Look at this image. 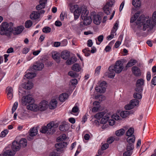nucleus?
Here are the masks:
<instances>
[{
	"label": "nucleus",
	"instance_id": "1",
	"mask_svg": "<svg viewBox=\"0 0 156 156\" xmlns=\"http://www.w3.org/2000/svg\"><path fill=\"white\" fill-rule=\"evenodd\" d=\"M13 27V24L12 23L3 22L0 25V34L10 37L12 33L14 35L20 34L24 28L22 26L14 28Z\"/></svg>",
	"mask_w": 156,
	"mask_h": 156
},
{
	"label": "nucleus",
	"instance_id": "2",
	"mask_svg": "<svg viewBox=\"0 0 156 156\" xmlns=\"http://www.w3.org/2000/svg\"><path fill=\"white\" fill-rule=\"evenodd\" d=\"M153 22L150 20H146L144 16H140L136 22L137 27L143 31L146 30L147 28L150 27L153 28V26H156V12H154L152 16Z\"/></svg>",
	"mask_w": 156,
	"mask_h": 156
},
{
	"label": "nucleus",
	"instance_id": "3",
	"mask_svg": "<svg viewBox=\"0 0 156 156\" xmlns=\"http://www.w3.org/2000/svg\"><path fill=\"white\" fill-rule=\"evenodd\" d=\"M123 69V64L121 61L118 60L116 62L114 66L112 65L109 66L108 70L109 72L114 71L117 73H119L122 71Z\"/></svg>",
	"mask_w": 156,
	"mask_h": 156
},
{
	"label": "nucleus",
	"instance_id": "4",
	"mask_svg": "<svg viewBox=\"0 0 156 156\" xmlns=\"http://www.w3.org/2000/svg\"><path fill=\"white\" fill-rule=\"evenodd\" d=\"M86 8L85 7H79L77 5H75L70 6V10L71 12H73L75 19H77L79 18L80 13L81 14L83 12V9Z\"/></svg>",
	"mask_w": 156,
	"mask_h": 156
},
{
	"label": "nucleus",
	"instance_id": "5",
	"mask_svg": "<svg viewBox=\"0 0 156 156\" xmlns=\"http://www.w3.org/2000/svg\"><path fill=\"white\" fill-rule=\"evenodd\" d=\"M83 12H82L81 17L83 20V23L85 25L90 24L92 22V19L90 16H88L89 13V11L87 8L83 9Z\"/></svg>",
	"mask_w": 156,
	"mask_h": 156
},
{
	"label": "nucleus",
	"instance_id": "6",
	"mask_svg": "<svg viewBox=\"0 0 156 156\" xmlns=\"http://www.w3.org/2000/svg\"><path fill=\"white\" fill-rule=\"evenodd\" d=\"M34 102V100L30 95L24 96L22 99V103L23 105H27L30 103H33Z\"/></svg>",
	"mask_w": 156,
	"mask_h": 156
},
{
	"label": "nucleus",
	"instance_id": "7",
	"mask_svg": "<svg viewBox=\"0 0 156 156\" xmlns=\"http://www.w3.org/2000/svg\"><path fill=\"white\" fill-rule=\"evenodd\" d=\"M144 84V80L142 78L137 80L136 83V87L135 90L136 92H142L143 90V86Z\"/></svg>",
	"mask_w": 156,
	"mask_h": 156
},
{
	"label": "nucleus",
	"instance_id": "8",
	"mask_svg": "<svg viewBox=\"0 0 156 156\" xmlns=\"http://www.w3.org/2000/svg\"><path fill=\"white\" fill-rule=\"evenodd\" d=\"M135 140V137L134 135L128 137L126 139V141L128 143L127 145V149H133L134 144Z\"/></svg>",
	"mask_w": 156,
	"mask_h": 156
},
{
	"label": "nucleus",
	"instance_id": "9",
	"mask_svg": "<svg viewBox=\"0 0 156 156\" xmlns=\"http://www.w3.org/2000/svg\"><path fill=\"white\" fill-rule=\"evenodd\" d=\"M139 104V101L136 99H133L125 107L126 110H129L133 108L135 106H137Z\"/></svg>",
	"mask_w": 156,
	"mask_h": 156
},
{
	"label": "nucleus",
	"instance_id": "10",
	"mask_svg": "<svg viewBox=\"0 0 156 156\" xmlns=\"http://www.w3.org/2000/svg\"><path fill=\"white\" fill-rule=\"evenodd\" d=\"M107 83L105 81H103L100 84V85L95 87L96 91L100 93H104L106 90V88L107 87Z\"/></svg>",
	"mask_w": 156,
	"mask_h": 156
},
{
	"label": "nucleus",
	"instance_id": "11",
	"mask_svg": "<svg viewBox=\"0 0 156 156\" xmlns=\"http://www.w3.org/2000/svg\"><path fill=\"white\" fill-rule=\"evenodd\" d=\"M67 145V143L62 141L59 143H57L55 145V147L56 148V151L59 153H62L63 150L62 148Z\"/></svg>",
	"mask_w": 156,
	"mask_h": 156
},
{
	"label": "nucleus",
	"instance_id": "12",
	"mask_svg": "<svg viewBox=\"0 0 156 156\" xmlns=\"http://www.w3.org/2000/svg\"><path fill=\"white\" fill-rule=\"evenodd\" d=\"M48 102L46 101H41L39 104L38 107V110L41 111H44L48 108Z\"/></svg>",
	"mask_w": 156,
	"mask_h": 156
},
{
	"label": "nucleus",
	"instance_id": "13",
	"mask_svg": "<svg viewBox=\"0 0 156 156\" xmlns=\"http://www.w3.org/2000/svg\"><path fill=\"white\" fill-rule=\"evenodd\" d=\"M47 2V0H40L39 2V4L36 7V9L39 10L45 8Z\"/></svg>",
	"mask_w": 156,
	"mask_h": 156
},
{
	"label": "nucleus",
	"instance_id": "14",
	"mask_svg": "<svg viewBox=\"0 0 156 156\" xmlns=\"http://www.w3.org/2000/svg\"><path fill=\"white\" fill-rule=\"evenodd\" d=\"M52 58L58 63L60 62L61 55L59 53L56 51H55L52 53Z\"/></svg>",
	"mask_w": 156,
	"mask_h": 156
},
{
	"label": "nucleus",
	"instance_id": "15",
	"mask_svg": "<svg viewBox=\"0 0 156 156\" xmlns=\"http://www.w3.org/2000/svg\"><path fill=\"white\" fill-rule=\"evenodd\" d=\"M132 71L133 74L136 76H139L141 75L140 70L137 66H133L132 68Z\"/></svg>",
	"mask_w": 156,
	"mask_h": 156
},
{
	"label": "nucleus",
	"instance_id": "16",
	"mask_svg": "<svg viewBox=\"0 0 156 156\" xmlns=\"http://www.w3.org/2000/svg\"><path fill=\"white\" fill-rule=\"evenodd\" d=\"M11 148L13 151L15 152L19 151L20 148V145L19 143L16 141H14L12 142Z\"/></svg>",
	"mask_w": 156,
	"mask_h": 156
},
{
	"label": "nucleus",
	"instance_id": "17",
	"mask_svg": "<svg viewBox=\"0 0 156 156\" xmlns=\"http://www.w3.org/2000/svg\"><path fill=\"white\" fill-rule=\"evenodd\" d=\"M44 67V64L42 62H37L34 65L32 69L35 70H41Z\"/></svg>",
	"mask_w": 156,
	"mask_h": 156
},
{
	"label": "nucleus",
	"instance_id": "18",
	"mask_svg": "<svg viewBox=\"0 0 156 156\" xmlns=\"http://www.w3.org/2000/svg\"><path fill=\"white\" fill-rule=\"evenodd\" d=\"M70 54V53L69 52V65L74 64L77 60L74 55Z\"/></svg>",
	"mask_w": 156,
	"mask_h": 156
},
{
	"label": "nucleus",
	"instance_id": "19",
	"mask_svg": "<svg viewBox=\"0 0 156 156\" xmlns=\"http://www.w3.org/2000/svg\"><path fill=\"white\" fill-rule=\"evenodd\" d=\"M27 109L35 112L38 110V106L33 103H30L27 106Z\"/></svg>",
	"mask_w": 156,
	"mask_h": 156
},
{
	"label": "nucleus",
	"instance_id": "20",
	"mask_svg": "<svg viewBox=\"0 0 156 156\" xmlns=\"http://www.w3.org/2000/svg\"><path fill=\"white\" fill-rule=\"evenodd\" d=\"M72 70L76 72H79L82 69L81 65L78 63H74L71 67Z\"/></svg>",
	"mask_w": 156,
	"mask_h": 156
},
{
	"label": "nucleus",
	"instance_id": "21",
	"mask_svg": "<svg viewBox=\"0 0 156 156\" xmlns=\"http://www.w3.org/2000/svg\"><path fill=\"white\" fill-rule=\"evenodd\" d=\"M101 18L98 15H94L93 16V21L94 23L96 24L99 25L101 22Z\"/></svg>",
	"mask_w": 156,
	"mask_h": 156
},
{
	"label": "nucleus",
	"instance_id": "22",
	"mask_svg": "<svg viewBox=\"0 0 156 156\" xmlns=\"http://www.w3.org/2000/svg\"><path fill=\"white\" fill-rule=\"evenodd\" d=\"M61 57L65 60H67L66 63L68 65V51L67 50H64L62 51L61 54Z\"/></svg>",
	"mask_w": 156,
	"mask_h": 156
},
{
	"label": "nucleus",
	"instance_id": "23",
	"mask_svg": "<svg viewBox=\"0 0 156 156\" xmlns=\"http://www.w3.org/2000/svg\"><path fill=\"white\" fill-rule=\"evenodd\" d=\"M57 101L55 99L51 100L48 105L49 108L51 109H54L57 106Z\"/></svg>",
	"mask_w": 156,
	"mask_h": 156
},
{
	"label": "nucleus",
	"instance_id": "24",
	"mask_svg": "<svg viewBox=\"0 0 156 156\" xmlns=\"http://www.w3.org/2000/svg\"><path fill=\"white\" fill-rule=\"evenodd\" d=\"M40 16V13L39 11H33L30 15V18L32 20L38 19Z\"/></svg>",
	"mask_w": 156,
	"mask_h": 156
},
{
	"label": "nucleus",
	"instance_id": "25",
	"mask_svg": "<svg viewBox=\"0 0 156 156\" xmlns=\"http://www.w3.org/2000/svg\"><path fill=\"white\" fill-rule=\"evenodd\" d=\"M33 86V84L31 82H28L27 83H25L23 85V87L27 90H30L31 89Z\"/></svg>",
	"mask_w": 156,
	"mask_h": 156
},
{
	"label": "nucleus",
	"instance_id": "26",
	"mask_svg": "<svg viewBox=\"0 0 156 156\" xmlns=\"http://www.w3.org/2000/svg\"><path fill=\"white\" fill-rule=\"evenodd\" d=\"M68 97V95L66 93H63L60 95L59 97V100L61 102H64Z\"/></svg>",
	"mask_w": 156,
	"mask_h": 156
},
{
	"label": "nucleus",
	"instance_id": "27",
	"mask_svg": "<svg viewBox=\"0 0 156 156\" xmlns=\"http://www.w3.org/2000/svg\"><path fill=\"white\" fill-rule=\"evenodd\" d=\"M112 6L109 5L108 4L107 2L103 8L104 12L107 15L109 14L110 13V9L109 7H112Z\"/></svg>",
	"mask_w": 156,
	"mask_h": 156
},
{
	"label": "nucleus",
	"instance_id": "28",
	"mask_svg": "<svg viewBox=\"0 0 156 156\" xmlns=\"http://www.w3.org/2000/svg\"><path fill=\"white\" fill-rule=\"evenodd\" d=\"M40 132L42 133H48L49 134H52L53 133V131L50 132L49 131L47 126H44L42 127L40 130Z\"/></svg>",
	"mask_w": 156,
	"mask_h": 156
},
{
	"label": "nucleus",
	"instance_id": "29",
	"mask_svg": "<svg viewBox=\"0 0 156 156\" xmlns=\"http://www.w3.org/2000/svg\"><path fill=\"white\" fill-rule=\"evenodd\" d=\"M54 122L52 121L49 123L48 124L47 127L49 131L50 132L53 131V133L55 132V130H54L53 128Z\"/></svg>",
	"mask_w": 156,
	"mask_h": 156
},
{
	"label": "nucleus",
	"instance_id": "30",
	"mask_svg": "<svg viewBox=\"0 0 156 156\" xmlns=\"http://www.w3.org/2000/svg\"><path fill=\"white\" fill-rule=\"evenodd\" d=\"M37 130L36 128H31L30 129L29 135L31 136H33L36 135L37 134Z\"/></svg>",
	"mask_w": 156,
	"mask_h": 156
},
{
	"label": "nucleus",
	"instance_id": "31",
	"mask_svg": "<svg viewBox=\"0 0 156 156\" xmlns=\"http://www.w3.org/2000/svg\"><path fill=\"white\" fill-rule=\"evenodd\" d=\"M4 153V155L5 156H13L15 155V152L10 150H9L5 151Z\"/></svg>",
	"mask_w": 156,
	"mask_h": 156
},
{
	"label": "nucleus",
	"instance_id": "32",
	"mask_svg": "<svg viewBox=\"0 0 156 156\" xmlns=\"http://www.w3.org/2000/svg\"><path fill=\"white\" fill-rule=\"evenodd\" d=\"M130 114V111H124L120 112V115L122 117L125 118L129 116Z\"/></svg>",
	"mask_w": 156,
	"mask_h": 156
},
{
	"label": "nucleus",
	"instance_id": "33",
	"mask_svg": "<svg viewBox=\"0 0 156 156\" xmlns=\"http://www.w3.org/2000/svg\"><path fill=\"white\" fill-rule=\"evenodd\" d=\"M137 62V61L136 60L131 59L127 64L126 67H131L135 64Z\"/></svg>",
	"mask_w": 156,
	"mask_h": 156
},
{
	"label": "nucleus",
	"instance_id": "34",
	"mask_svg": "<svg viewBox=\"0 0 156 156\" xmlns=\"http://www.w3.org/2000/svg\"><path fill=\"white\" fill-rule=\"evenodd\" d=\"M125 133L124 129H121L116 131L115 134L117 136H121L123 135Z\"/></svg>",
	"mask_w": 156,
	"mask_h": 156
},
{
	"label": "nucleus",
	"instance_id": "35",
	"mask_svg": "<svg viewBox=\"0 0 156 156\" xmlns=\"http://www.w3.org/2000/svg\"><path fill=\"white\" fill-rule=\"evenodd\" d=\"M36 74L34 73H28L25 75V76L27 79H32L35 77Z\"/></svg>",
	"mask_w": 156,
	"mask_h": 156
},
{
	"label": "nucleus",
	"instance_id": "36",
	"mask_svg": "<svg viewBox=\"0 0 156 156\" xmlns=\"http://www.w3.org/2000/svg\"><path fill=\"white\" fill-rule=\"evenodd\" d=\"M141 92L136 91V92L133 94V97L136 100L141 99L142 98Z\"/></svg>",
	"mask_w": 156,
	"mask_h": 156
},
{
	"label": "nucleus",
	"instance_id": "37",
	"mask_svg": "<svg viewBox=\"0 0 156 156\" xmlns=\"http://www.w3.org/2000/svg\"><path fill=\"white\" fill-rule=\"evenodd\" d=\"M132 4L135 7H139L141 5L140 0H133Z\"/></svg>",
	"mask_w": 156,
	"mask_h": 156
},
{
	"label": "nucleus",
	"instance_id": "38",
	"mask_svg": "<svg viewBox=\"0 0 156 156\" xmlns=\"http://www.w3.org/2000/svg\"><path fill=\"white\" fill-rule=\"evenodd\" d=\"M20 147H25L27 145V141L26 139L25 138H22L20 141Z\"/></svg>",
	"mask_w": 156,
	"mask_h": 156
},
{
	"label": "nucleus",
	"instance_id": "39",
	"mask_svg": "<svg viewBox=\"0 0 156 156\" xmlns=\"http://www.w3.org/2000/svg\"><path fill=\"white\" fill-rule=\"evenodd\" d=\"M133 149H127V147H126V151L125 152L123 155L124 156H130L132 154Z\"/></svg>",
	"mask_w": 156,
	"mask_h": 156
},
{
	"label": "nucleus",
	"instance_id": "40",
	"mask_svg": "<svg viewBox=\"0 0 156 156\" xmlns=\"http://www.w3.org/2000/svg\"><path fill=\"white\" fill-rule=\"evenodd\" d=\"M109 116L108 115H106L104 116L101 119L100 123L101 124H105L107 122L109 119Z\"/></svg>",
	"mask_w": 156,
	"mask_h": 156
},
{
	"label": "nucleus",
	"instance_id": "41",
	"mask_svg": "<svg viewBox=\"0 0 156 156\" xmlns=\"http://www.w3.org/2000/svg\"><path fill=\"white\" fill-rule=\"evenodd\" d=\"M105 113V112H99L95 115L94 117L95 118L99 119L104 115Z\"/></svg>",
	"mask_w": 156,
	"mask_h": 156
},
{
	"label": "nucleus",
	"instance_id": "42",
	"mask_svg": "<svg viewBox=\"0 0 156 156\" xmlns=\"http://www.w3.org/2000/svg\"><path fill=\"white\" fill-rule=\"evenodd\" d=\"M70 82L71 83V85L73 86V89H71V92H72L73 90L74 89V86L77 83V80L75 78L73 79L70 80Z\"/></svg>",
	"mask_w": 156,
	"mask_h": 156
},
{
	"label": "nucleus",
	"instance_id": "43",
	"mask_svg": "<svg viewBox=\"0 0 156 156\" xmlns=\"http://www.w3.org/2000/svg\"><path fill=\"white\" fill-rule=\"evenodd\" d=\"M134 131V129L133 128H130L126 133V135L127 136L130 137V136L133 135V134Z\"/></svg>",
	"mask_w": 156,
	"mask_h": 156
},
{
	"label": "nucleus",
	"instance_id": "44",
	"mask_svg": "<svg viewBox=\"0 0 156 156\" xmlns=\"http://www.w3.org/2000/svg\"><path fill=\"white\" fill-rule=\"evenodd\" d=\"M65 17L66 18L67 17V12L66 11H62L61 12L60 16V20L61 21H63Z\"/></svg>",
	"mask_w": 156,
	"mask_h": 156
},
{
	"label": "nucleus",
	"instance_id": "45",
	"mask_svg": "<svg viewBox=\"0 0 156 156\" xmlns=\"http://www.w3.org/2000/svg\"><path fill=\"white\" fill-rule=\"evenodd\" d=\"M67 126L68 125L67 124H62L60 126L59 129L61 131H66L68 130Z\"/></svg>",
	"mask_w": 156,
	"mask_h": 156
},
{
	"label": "nucleus",
	"instance_id": "46",
	"mask_svg": "<svg viewBox=\"0 0 156 156\" xmlns=\"http://www.w3.org/2000/svg\"><path fill=\"white\" fill-rule=\"evenodd\" d=\"M66 138V136L65 134H63L60 136L59 137L57 138V141H63L65 140Z\"/></svg>",
	"mask_w": 156,
	"mask_h": 156
},
{
	"label": "nucleus",
	"instance_id": "47",
	"mask_svg": "<svg viewBox=\"0 0 156 156\" xmlns=\"http://www.w3.org/2000/svg\"><path fill=\"white\" fill-rule=\"evenodd\" d=\"M33 24L32 21L30 20H28L25 23V27L27 28H29Z\"/></svg>",
	"mask_w": 156,
	"mask_h": 156
},
{
	"label": "nucleus",
	"instance_id": "48",
	"mask_svg": "<svg viewBox=\"0 0 156 156\" xmlns=\"http://www.w3.org/2000/svg\"><path fill=\"white\" fill-rule=\"evenodd\" d=\"M51 28L50 27L46 26L43 28L42 31L44 33H48L51 32Z\"/></svg>",
	"mask_w": 156,
	"mask_h": 156
},
{
	"label": "nucleus",
	"instance_id": "49",
	"mask_svg": "<svg viewBox=\"0 0 156 156\" xmlns=\"http://www.w3.org/2000/svg\"><path fill=\"white\" fill-rule=\"evenodd\" d=\"M78 74L73 71L69 72V76L73 78L77 77L78 76Z\"/></svg>",
	"mask_w": 156,
	"mask_h": 156
},
{
	"label": "nucleus",
	"instance_id": "50",
	"mask_svg": "<svg viewBox=\"0 0 156 156\" xmlns=\"http://www.w3.org/2000/svg\"><path fill=\"white\" fill-rule=\"evenodd\" d=\"M18 105V103L17 102H16L14 104L12 108V113H13L17 109Z\"/></svg>",
	"mask_w": 156,
	"mask_h": 156
},
{
	"label": "nucleus",
	"instance_id": "51",
	"mask_svg": "<svg viewBox=\"0 0 156 156\" xmlns=\"http://www.w3.org/2000/svg\"><path fill=\"white\" fill-rule=\"evenodd\" d=\"M9 131L7 129H5L2 131L0 135V136L2 137H4L8 133Z\"/></svg>",
	"mask_w": 156,
	"mask_h": 156
},
{
	"label": "nucleus",
	"instance_id": "52",
	"mask_svg": "<svg viewBox=\"0 0 156 156\" xmlns=\"http://www.w3.org/2000/svg\"><path fill=\"white\" fill-rule=\"evenodd\" d=\"M118 24L117 23H115L113 27V29L112 30L111 33L114 34L117 30Z\"/></svg>",
	"mask_w": 156,
	"mask_h": 156
},
{
	"label": "nucleus",
	"instance_id": "53",
	"mask_svg": "<svg viewBox=\"0 0 156 156\" xmlns=\"http://www.w3.org/2000/svg\"><path fill=\"white\" fill-rule=\"evenodd\" d=\"M60 153L58 152H57L56 150H55L54 151L51 152L49 156H59V154Z\"/></svg>",
	"mask_w": 156,
	"mask_h": 156
},
{
	"label": "nucleus",
	"instance_id": "54",
	"mask_svg": "<svg viewBox=\"0 0 156 156\" xmlns=\"http://www.w3.org/2000/svg\"><path fill=\"white\" fill-rule=\"evenodd\" d=\"M79 111V108L77 106H75L73 107L72 109L71 112H70V113L72 114V113H76L77 112Z\"/></svg>",
	"mask_w": 156,
	"mask_h": 156
},
{
	"label": "nucleus",
	"instance_id": "55",
	"mask_svg": "<svg viewBox=\"0 0 156 156\" xmlns=\"http://www.w3.org/2000/svg\"><path fill=\"white\" fill-rule=\"evenodd\" d=\"M110 72L109 73L108 77L110 78H113L115 75V73L113 72Z\"/></svg>",
	"mask_w": 156,
	"mask_h": 156
},
{
	"label": "nucleus",
	"instance_id": "56",
	"mask_svg": "<svg viewBox=\"0 0 156 156\" xmlns=\"http://www.w3.org/2000/svg\"><path fill=\"white\" fill-rule=\"evenodd\" d=\"M112 118L115 120H118L120 119V117L116 114H114L112 116Z\"/></svg>",
	"mask_w": 156,
	"mask_h": 156
},
{
	"label": "nucleus",
	"instance_id": "57",
	"mask_svg": "<svg viewBox=\"0 0 156 156\" xmlns=\"http://www.w3.org/2000/svg\"><path fill=\"white\" fill-rule=\"evenodd\" d=\"M6 90L7 91V93H12L13 90L11 87H8L6 88Z\"/></svg>",
	"mask_w": 156,
	"mask_h": 156
},
{
	"label": "nucleus",
	"instance_id": "58",
	"mask_svg": "<svg viewBox=\"0 0 156 156\" xmlns=\"http://www.w3.org/2000/svg\"><path fill=\"white\" fill-rule=\"evenodd\" d=\"M109 146V145L108 144H104L101 147V149L102 150H105L107 149Z\"/></svg>",
	"mask_w": 156,
	"mask_h": 156
},
{
	"label": "nucleus",
	"instance_id": "59",
	"mask_svg": "<svg viewBox=\"0 0 156 156\" xmlns=\"http://www.w3.org/2000/svg\"><path fill=\"white\" fill-rule=\"evenodd\" d=\"M114 139V137H111L107 140V142L109 144H111L113 142Z\"/></svg>",
	"mask_w": 156,
	"mask_h": 156
},
{
	"label": "nucleus",
	"instance_id": "60",
	"mask_svg": "<svg viewBox=\"0 0 156 156\" xmlns=\"http://www.w3.org/2000/svg\"><path fill=\"white\" fill-rule=\"evenodd\" d=\"M68 43L66 39L63 40L61 43L62 46H66Z\"/></svg>",
	"mask_w": 156,
	"mask_h": 156
},
{
	"label": "nucleus",
	"instance_id": "61",
	"mask_svg": "<svg viewBox=\"0 0 156 156\" xmlns=\"http://www.w3.org/2000/svg\"><path fill=\"white\" fill-rule=\"evenodd\" d=\"M29 49L27 48H23L22 51V53L23 54H27L29 51Z\"/></svg>",
	"mask_w": 156,
	"mask_h": 156
},
{
	"label": "nucleus",
	"instance_id": "62",
	"mask_svg": "<svg viewBox=\"0 0 156 156\" xmlns=\"http://www.w3.org/2000/svg\"><path fill=\"white\" fill-rule=\"evenodd\" d=\"M55 25L57 27H60L62 25L61 22L59 20H57L55 22Z\"/></svg>",
	"mask_w": 156,
	"mask_h": 156
},
{
	"label": "nucleus",
	"instance_id": "63",
	"mask_svg": "<svg viewBox=\"0 0 156 156\" xmlns=\"http://www.w3.org/2000/svg\"><path fill=\"white\" fill-rule=\"evenodd\" d=\"M151 78V74L149 72H148L147 74V81L150 80Z\"/></svg>",
	"mask_w": 156,
	"mask_h": 156
},
{
	"label": "nucleus",
	"instance_id": "64",
	"mask_svg": "<svg viewBox=\"0 0 156 156\" xmlns=\"http://www.w3.org/2000/svg\"><path fill=\"white\" fill-rule=\"evenodd\" d=\"M151 83L154 85H156V76H154L151 81Z\"/></svg>",
	"mask_w": 156,
	"mask_h": 156
}]
</instances>
